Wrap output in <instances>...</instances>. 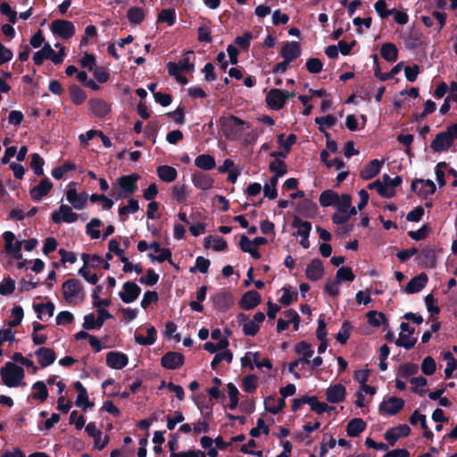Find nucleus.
I'll return each mask as SVG.
<instances>
[{
	"label": "nucleus",
	"mask_w": 457,
	"mask_h": 457,
	"mask_svg": "<svg viewBox=\"0 0 457 457\" xmlns=\"http://www.w3.org/2000/svg\"><path fill=\"white\" fill-rule=\"evenodd\" d=\"M410 433V427L406 424H402L386 430L384 434V437L389 443V445L393 446L398 439L409 436Z\"/></svg>",
	"instance_id": "nucleus-16"
},
{
	"label": "nucleus",
	"mask_w": 457,
	"mask_h": 457,
	"mask_svg": "<svg viewBox=\"0 0 457 457\" xmlns=\"http://www.w3.org/2000/svg\"><path fill=\"white\" fill-rule=\"evenodd\" d=\"M34 355L37 359V362L41 368H46L53 364L56 360V354L54 351L48 347H40L35 353Z\"/></svg>",
	"instance_id": "nucleus-18"
},
{
	"label": "nucleus",
	"mask_w": 457,
	"mask_h": 457,
	"mask_svg": "<svg viewBox=\"0 0 457 457\" xmlns=\"http://www.w3.org/2000/svg\"><path fill=\"white\" fill-rule=\"evenodd\" d=\"M65 302L71 305H78L84 301V292L81 283L75 278L66 280L62 286Z\"/></svg>",
	"instance_id": "nucleus-4"
},
{
	"label": "nucleus",
	"mask_w": 457,
	"mask_h": 457,
	"mask_svg": "<svg viewBox=\"0 0 457 457\" xmlns=\"http://www.w3.org/2000/svg\"><path fill=\"white\" fill-rule=\"evenodd\" d=\"M36 311L38 313V318L44 320L45 318H50L54 315V305L52 303L38 304L36 307Z\"/></svg>",
	"instance_id": "nucleus-47"
},
{
	"label": "nucleus",
	"mask_w": 457,
	"mask_h": 457,
	"mask_svg": "<svg viewBox=\"0 0 457 457\" xmlns=\"http://www.w3.org/2000/svg\"><path fill=\"white\" fill-rule=\"evenodd\" d=\"M31 169L34 170L35 174L42 175L43 174V165L44 160L38 154H33L31 155Z\"/></svg>",
	"instance_id": "nucleus-59"
},
{
	"label": "nucleus",
	"mask_w": 457,
	"mask_h": 457,
	"mask_svg": "<svg viewBox=\"0 0 457 457\" xmlns=\"http://www.w3.org/2000/svg\"><path fill=\"white\" fill-rule=\"evenodd\" d=\"M188 195V189L185 185H176L172 188V196L178 202H184Z\"/></svg>",
	"instance_id": "nucleus-54"
},
{
	"label": "nucleus",
	"mask_w": 457,
	"mask_h": 457,
	"mask_svg": "<svg viewBox=\"0 0 457 457\" xmlns=\"http://www.w3.org/2000/svg\"><path fill=\"white\" fill-rule=\"evenodd\" d=\"M377 13L382 18H386L395 12V9H387L385 0H378L374 5Z\"/></svg>",
	"instance_id": "nucleus-57"
},
{
	"label": "nucleus",
	"mask_w": 457,
	"mask_h": 457,
	"mask_svg": "<svg viewBox=\"0 0 457 457\" xmlns=\"http://www.w3.org/2000/svg\"><path fill=\"white\" fill-rule=\"evenodd\" d=\"M354 278V274L348 267H341L337 270L336 274V278L338 279L340 283L343 281H353Z\"/></svg>",
	"instance_id": "nucleus-55"
},
{
	"label": "nucleus",
	"mask_w": 457,
	"mask_h": 457,
	"mask_svg": "<svg viewBox=\"0 0 457 457\" xmlns=\"http://www.w3.org/2000/svg\"><path fill=\"white\" fill-rule=\"evenodd\" d=\"M51 31L60 37L68 39L74 36L75 27L71 21L55 20L51 24Z\"/></svg>",
	"instance_id": "nucleus-10"
},
{
	"label": "nucleus",
	"mask_w": 457,
	"mask_h": 457,
	"mask_svg": "<svg viewBox=\"0 0 457 457\" xmlns=\"http://www.w3.org/2000/svg\"><path fill=\"white\" fill-rule=\"evenodd\" d=\"M0 12L5 15L12 23H15L17 20V12L12 9L9 4L4 2L0 4Z\"/></svg>",
	"instance_id": "nucleus-62"
},
{
	"label": "nucleus",
	"mask_w": 457,
	"mask_h": 457,
	"mask_svg": "<svg viewBox=\"0 0 457 457\" xmlns=\"http://www.w3.org/2000/svg\"><path fill=\"white\" fill-rule=\"evenodd\" d=\"M368 187L370 189H376L381 196L386 198H391L395 195V189L386 186L384 182L380 180H376L369 184Z\"/></svg>",
	"instance_id": "nucleus-39"
},
{
	"label": "nucleus",
	"mask_w": 457,
	"mask_h": 457,
	"mask_svg": "<svg viewBox=\"0 0 457 457\" xmlns=\"http://www.w3.org/2000/svg\"><path fill=\"white\" fill-rule=\"evenodd\" d=\"M79 215L72 212L71 207L67 204H62L58 210H55L52 213V220L55 224L62 222L73 223L77 221Z\"/></svg>",
	"instance_id": "nucleus-11"
},
{
	"label": "nucleus",
	"mask_w": 457,
	"mask_h": 457,
	"mask_svg": "<svg viewBox=\"0 0 457 457\" xmlns=\"http://www.w3.org/2000/svg\"><path fill=\"white\" fill-rule=\"evenodd\" d=\"M366 428V423L359 418L350 420L346 427V433L349 436H359Z\"/></svg>",
	"instance_id": "nucleus-35"
},
{
	"label": "nucleus",
	"mask_w": 457,
	"mask_h": 457,
	"mask_svg": "<svg viewBox=\"0 0 457 457\" xmlns=\"http://www.w3.org/2000/svg\"><path fill=\"white\" fill-rule=\"evenodd\" d=\"M382 164L383 162L377 159L372 160L361 170V178L365 180L371 179L379 173Z\"/></svg>",
	"instance_id": "nucleus-26"
},
{
	"label": "nucleus",
	"mask_w": 457,
	"mask_h": 457,
	"mask_svg": "<svg viewBox=\"0 0 457 457\" xmlns=\"http://www.w3.org/2000/svg\"><path fill=\"white\" fill-rule=\"evenodd\" d=\"M457 139V124L447 128L446 130L438 133L431 142L430 147L434 152H445L453 145Z\"/></svg>",
	"instance_id": "nucleus-5"
},
{
	"label": "nucleus",
	"mask_w": 457,
	"mask_h": 457,
	"mask_svg": "<svg viewBox=\"0 0 457 457\" xmlns=\"http://www.w3.org/2000/svg\"><path fill=\"white\" fill-rule=\"evenodd\" d=\"M66 199L76 210H83L87 202L86 193H79L76 190L75 184L70 183L66 191Z\"/></svg>",
	"instance_id": "nucleus-9"
},
{
	"label": "nucleus",
	"mask_w": 457,
	"mask_h": 457,
	"mask_svg": "<svg viewBox=\"0 0 457 457\" xmlns=\"http://www.w3.org/2000/svg\"><path fill=\"white\" fill-rule=\"evenodd\" d=\"M411 189L420 196L428 197L436 192V185L430 179H415L411 183Z\"/></svg>",
	"instance_id": "nucleus-15"
},
{
	"label": "nucleus",
	"mask_w": 457,
	"mask_h": 457,
	"mask_svg": "<svg viewBox=\"0 0 457 457\" xmlns=\"http://www.w3.org/2000/svg\"><path fill=\"white\" fill-rule=\"evenodd\" d=\"M88 104L91 112L97 117H104L110 112L109 104L102 99H91Z\"/></svg>",
	"instance_id": "nucleus-29"
},
{
	"label": "nucleus",
	"mask_w": 457,
	"mask_h": 457,
	"mask_svg": "<svg viewBox=\"0 0 457 457\" xmlns=\"http://www.w3.org/2000/svg\"><path fill=\"white\" fill-rule=\"evenodd\" d=\"M53 185L48 179H43L37 186L30 190V195L34 200H40L51 190Z\"/></svg>",
	"instance_id": "nucleus-30"
},
{
	"label": "nucleus",
	"mask_w": 457,
	"mask_h": 457,
	"mask_svg": "<svg viewBox=\"0 0 457 457\" xmlns=\"http://www.w3.org/2000/svg\"><path fill=\"white\" fill-rule=\"evenodd\" d=\"M335 207L336 212L332 216V221L337 225L346 223L352 216L358 212V210L352 205V197L348 194L341 195V199Z\"/></svg>",
	"instance_id": "nucleus-3"
},
{
	"label": "nucleus",
	"mask_w": 457,
	"mask_h": 457,
	"mask_svg": "<svg viewBox=\"0 0 457 457\" xmlns=\"http://www.w3.org/2000/svg\"><path fill=\"white\" fill-rule=\"evenodd\" d=\"M0 376L4 385L8 387L25 386V372L23 368L12 361L6 362L0 370Z\"/></svg>",
	"instance_id": "nucleus-1"
},
{
	"label": "nucleus",
	"mask_w": 457,
	"mask_h": 457,
	"mask_svg": "<svg viewBox=\"0 0 457 457\" xmlns=\"http://www.w3.org/2000/svg\"><path fill=\"white\" fill-rule=\"evenodd\" d=\"M345 387L342 384L330 386L326 392L327 400L331 403H338L345 397Z\"/></svg>",
	"instance_id": "nucleus-23"
},
{
	"label": "nucleus",
	"mask_w": 457,
	"mask_h": 457,
	"mask_svg": "<svg viewBox=\"0 0 457 457\" xmlns=\"http://www.w3.org/2000/svg\"><path fill=\"white\" fill-rule=\"evenodd\" d=\"M369 323L374 327H379L386 320L385 315L376 311H370L367 313Z\"/></svg>",
	"instance_id": "nucleus-56"
},
{
	"label": "nucleus",
	"mask_w": 457,
	"mask_h": 457,
	"mask_svg": "<svg viewBox=\"0 0 457 457\" xmlns=\"http://www.w3.org/2000/svg\"><path fill=\"white\" fill-rule=\"evenodd\" d=\"M294 93L280 89H270L266 95V103L273 110H280L287 99L294 97Z\"/></svg>",
	"instance_id": "nucleus-7"
},
{
	"label": "nucleus",
	"mask_w": 457,
	"mask_h": 457,
	"mask_svg": "<svg viewBox=\"0 0 457 457\" xmlns=\"http://www.w3.org/2000/svg\"><path fill=\"white\" fill-rule=\"evenodd\" d=\"M139 210L138 202L136 199H129L128 205L122 206L119 209V214L120 216L129 214V213H135Z\"/></svg>",
	"instance_id": "nucleus-58"
},
{
	"label": "nucleus",
	"mask_w": 457,
	"mask_h": 457,
	"mask_svg": "<svg viewBox=\"0 0 457 457\" xmlns=\"http://www.w3.org/2000/svg\"><path fill=\"white\" fill-rule=\"evenodd\" d=\"M185 418L181 411H174L172 416L167 417V428L173 430L178 423L184 421Z\"/></svg>",
	"instance_id": "nucleus-64"
},
{
	"label": "nucleus",
	"mask_w": 457,
	"mask_h": 457,
	"mask_svg": "<svg viewBox=\"0 0 457 457\" xmlns=\"http://www.w3.org/2000/svg\"><path fill=\"white\" fill-rule=\"evenodd\" d=\"M32 397L41 402L45 401L48 396V392L46 384L43 381H37L32 386Z\"/></svg>",
	"instance_id": "nucleus-43"
},
{
	"label": "nucleus",
	"mask_w": 457,
	"mask_h": 457,
	"mask_svg": "<svg viewBox=\"0 0 457 457\" xmlns=\"http://www.w3.org/2000/svg\"><path fill=\"white\" fill-rule=\"evenodd\" d=\"M436 361L430 357L427 356L421 364V370L425 375H432L436 371Z\"/></svg>",
	"instance_id": "nucleus-63"
},
{
	"label": "nucleus",
	"mask_w": 457,
	"mask_h": 457,
	"mask_svg": "<svg viewBox=\"0 0 457 457\" xmlns=\"http://www.w3.org/2000/svg\"><path fill=\"white\" fill-rule=\"evenodd\" d=\"M280 54L287 62H293L301 54L299 43L295 41L287 42L281 48Z\"/></svg>",
	"instance_id": "nucleus-22"
},
{
	"label": "nucleus",
	"mask_w": 457,
	"mask_h": 457,
	"mask_svg": "<svg viewBox=\"0 0 457 457\" xmlns=\"http://www.w3.org/2000/svg\"><path fill=\"white\" fill-rule=\"evenodd\" d=\"M382 57L390 62H395L398 55V50L393 43H386L381 46Z\"/></svg>",
	"instance_id": "nucleus-41"
},
{
	"label": "nucleus",
	"mask_w": 457,
	"mask_h": 457,
	"mask_svg": "<svg viewBox=\"0 0 457 457\" xmlns=\"http://www.w3.org/2000/svg\"><path fill=\"white\" fill-rule=\"evenodd\" d=\"M447 170L448 165L444 162L437 163L435 168L436 179L439 187H444L446 183L445 176L447 172Z\"/></svg>",
	"instance_id": "nucleus-49"
},
{
	"label": "nucleus",
	"mask_w": 457,
	"mask_h": 457,
	"mask_svg": "<svg viewBox=\"0 0 457 457\" xmlns=\"http://www.w3.org/2000/svg\"><path fill=\"white\" fill-rule=\"evenodd\" d=\"M258 378L255 375H248L243 378L242 386L247 393H253L257 388Z\"/></svg>",
	"instance_id": "nucleus-51"
},
{
	"label": "nucleus",
	"mask_w": 457,
	"mask_h": 457,
	"mask_svg": "<svg viewBox=\"0 0 457 457\" xmlns=\"http://www.w3.org/2000/svg\"><path fill=\"white\" fill-rule=\"evenodd\" d=\"M352 327L348 321H344L341 328L336 335V339L342 345H345L351 335Z\"/></svg>",
	"instance_id": "nucleus-45"
},
{
	"label": "nucleus",
	"mask_w": 457,
	"mask_h": 457,
	"mask_svg": "<svg viewBox=\"0 0 457 457\" xmlns=\"http://www.w3.org/2000/svg\"><path fill=\"white\" fill-rule=\"evenodd\" d=\"M293 227L295 228L294 233L296 237H309L312 229V224L309 221H304L300 219H295L293 222Z\"/></svg>",
	"instance_id": "nucleus-38"
},
{
	"label": "nucleus",
	"mask_w": 457,
	"mask_h": 457,
	"mask_svg": "<svg viewBox=\"0 0 457 457\" xmlns=\"http://www.w3.org/2000/svg\"><path fill=\"white\" fill-rule=\"evenodd\" d=\"M210 266V261L203 256H198L195 260V266L190 268V272L199 270L201 273H206Z\"/></svg>",
	"instance_id": "nucleus-60"
},
{
	"label": "nucleus",
	"mask_w": 457,
	"mask_h": 457,
	"mask_svg": "<svg viewBox=\"0 0 457 457\" xmlns=\"http://www.w3.org/2000/svg\"><path fill=\"white\" fill-rule=\"evenodd\" d=\"M283 398L270 396L264 400L265 410L272 414L278 413L285 406Z\"/></svg>",
	"instance_id": "nucleus-33"
},
{
	"label": "nucleus",
	"mask_w": 457,
	"mask_h": 457,
	"mask_svg": "<svg viewBox=\"0 0 457 457\" xmlns=\"http://www.w3.org/2000/svg\"><path fill=\"white\" fill-rule=\"evenodd\" d=\"M70 96L75 104H81L87 98L85 92L77 86L70 87Z\"/></svg>",
	"instance_id": "nucleus-48"
},
{
	"label": "nucleus",
	"mask_w": 457,
	"mask_h": 457,
	"mask_svg": "<svg viewBox=\"0 0 457 457\" xmlns=\"http://www.w3.org/2000/svg\"><path fill=\"white\" fill-rule=\"evenodd\" d=\"M65 57L64 47L61 48L59 53H56L52 46L46 43L43 48L36 52L33 55L35 64L40 65L46 59L51 60L54 64L62 62Z\"/></svg>",
	"instance_id": "nucleus-6"
},
{
	"label": "nucleus",
	"mask_w": 457,
	"mask_h": 457,
	"mask_svg": "<svg viewBox=\"0 0 457 457\" xmlns=\"http://www.w3.org/2000/svg\"><path fill=\"white\" fill-rule=\"evenodd\" d=\"M176 21V14L175 11L172 9H164L161 11V12L158 15V21L160 22H165L169 26H171L175 23Z\"/></svg>",
	"instance_id": "nucleus-50"
},
{
	"label": "nucleus",
	"mask_w": 457,
	"mask_h": 457,
	"mask_svg": "<svg viewBox=\"0 0 457 457\" xmlns=\"http://www.w3.org/2000/svg\"><path fill=\"white\" fill-rule=\"evenodd\" d=\"M212 303L219 312H227L235 303V299L229 291L221 290L212 297Z\"/></svg>",
	"instance_id": "nucleus-8"
},
{
	"label": "nucleus",
	"mask_w": 457,
	"mask_h": 457,
	"mask_svg": "<svg viewBox=\"0 0 457 457\" xmlns=\"http://www.w3.org/2000/svg\"><path fill=\"white\" fill-rule=\"evenodd\" d=\"M158 177L164 182H172L177 178V170L173 167L168 165H162L157 168Z\"/></svg>",
	"instance_id": "nucleus-34"
},
{
	"label": "nucleus",
	"mask_w": 457,
	"mask_h": 457,
	"mask_svg": "<svg viewBox=\"0 0 457 457\" xmlns=\"http://www.w3.org/2000/svg\"><path fill=\"white\" fill-rule=\"evenodd\" d=\"M15 289V281L7 277L0 282V295H8L12 294Z\"/></svg>",
	"instance_id": "nucleus-52"
},
{
	"label": "nucleus",
	"mask_w": 457,
	"mask_h": 457,
	"mask_svg": "<svg viewBox=\"0 0 457 457\" xmlns=\"http://www.w3.org/2000/svg\"><path fill=\"white\" fill-rule=\"evenodd\" d=\"M233 359L232 353L229 350H225L218 353L212 359L211 362V366L213 370L217 368V366L223 361L227 362H231Z\"/></svg>",
	"instance_id": "nucleus-46"
},
{
	"label": "nucleus",
	"mask_w": 457,
	"mask_h": 457,
	"mask_svg": "<svg viewBox=\"0 0 457 457\" xmlns=\"http://www.w3.org/2000/svg\"><path fill=\"white\" fill-rule=\"evenodd\" d=\"M215 164L214 157L210 154H200L195 159V165L204 170H212Z\"/></svg>",
	"instance_id": "nucleus-36"
},
{
	"label": "nucleus",
	"mask_w": 457,
	"mask_h": 457,
	"mask_svg": "<svg viewBox=\"0 0 457 457\" xmlns=\"http://www.w3.org/2000/svg\"><path fill=\"white\" fill-rule=\"evenodd\" d=\"M127 17L129 22L139 24L145 19V12L140 7H132L128 11Z\"/></svg>",
	"instance_id": "nucleus-44"
},
{
	"label": "nucleus",
	"mask_w": 457,
	"mask_h": 457,
	"mask_svg": "<svg viewBox=\"0 0 457 457\" xmlns=\"http://www.w3.org/2000/svg\"><path fill=\"white\" fill-rule=\"evenodd\" d=\"M295 352L303 357H312L314 351L311 345L302 341L295 346Z\"/></svg>",
	"instance_id": "nucleus-53"
},
{
	"label": "nucleus",
	"mask_w": 457,
	"mask_h": 457,
	"mask_svg": "<svg viewBox=\"0 0 457 457\" xmlns=\"http://www.w3.org/2000/svg\"><path fill=\"white\" fill-rule=\"evenodd\" d=\"M159 280V275L154 270H148L146 274L140 278L139 282L147 286H154Z\"/></svg>",
	"instance_id": "nucleus-61"
},
{
	"label": "nucleus",
	"mask_w": 457,
	"mask_h": 457,
	"mask_svg": "<svg viewBox=\"0 0 457 457\" xmlns=\"http://www.w3.org/2000/svg\"><path fill=\"white\" fill-rule=\"evenodd\" d=\"M139 176L133 173L119 178L118 184L126 194L131 195L137 189V182Z\"/></svg>",
	"instance_id": "nucleus-21"
},
{
	"label": "nucleus",
	"mask_w": 457,
	"mask_h": 457,
	"mask_svg": "<svg viewBox=\"0 0 457 457\" xmlns=\"http://www.w3.org/2000/svg\"><path fill=\"white\" fill-rule=\"evenodd\" d=\"M223 126L229 130H234V137H240L242 132L250 128L249 124L236 116H228L224 118Z\"/></svg>",
	"instance_id": "nucleus-17"
},
{
	"label": "nucleus",
	"mask_w": 457,
	"mask_h": 457,
	"mask_svg": "<svg viewBox=\"0 0 457 457\" xmlns=\"http://www.w3.org/2000/svg\"><path fill=\"white\" fill-rule=\"evenodd\" d=\"M324 273L322 262L318 260H312L310 264L306 268V277L311 280H318L320 279Z\"/></svg>",
	"instance_id": "nucleus-27"
},
{
	"label": "nucleus",
	"mask_w": 457,
	"mask_h": 457,
	"mask_svg": "<svg viewBox=\"0 0 457 457\" xmlns=\"http://www.w3.org/2000/svg\"><path fill=\"white\" fill-rule=\"evenodd\" d=\"M341 199L337 192L328 189L323 191L319 198L320 204L323 207L335 206L337 202Z\"/></svg>",
	"instance_id": "nucleus-31"
},
{
	"label": "nucleus",
	"mask_w": 457,
	"mask_h": 457,
	"mask_svg": "<svg viewBox=\"0 0 457 457\" xmlns=\"http://www.w3.org/2000/svg\"><path fill=\"white\" fill-rule=\"evenodd\" d=\"M162 365L168 370H176L184 363V356L177 352H168L161 360Z\"/></svg>",
	"instance_id": "nucleus-19"
},
{
	"label": "nucleus",
	"mask_w": 457,
	"mask_h": 457,
	"mask_svg": "<svg viewBox=\"0 0 457 457\" xmlns=\"http://www.w3.org/2000/svg\"><path fill=\"white\" fill-rule=\"evenodd\" d=\"M227 242L220 237H209L205 239V247H210L214 251H224L227 248Z\"/></svg>",
	"instance_id": "nucleus-42"
},
{
	"label": "nucleus",
	"mask_w": 457,
	"mask_h": 457,
	"mask_svg": "<svg viewBox=\"0 0 457 457\" xmlns=\"http://www.w3.org/2000/svg\"><path fill=\"white\" fill-rule=\"evenodd\" d=\"M193 58V52H187L179 62H170L167 64L169 74L174 77L178 83L181 85L187 84L188 80L182 75V73L184 71H192L194 70Z\"/></svg>",
	"instance_id": "nucleus-2"
},
{
	"label": "nucleus",
	"mask_w": 457,
	"mask_h": 457,
	"mask_svg": "<svg viewBox=\"0 0 457 457\" xmlns=\"http://www.w3.org/2000/svg\"><path fill=\"white\" fill-rule=\"evenodd\" d=\"M414 328H411L408 323L403 322L401 324V332L396 341V345L403 346L405 349H410L416 344V339L412 337Z\"/></svg>",
	"instance_id": "nucleus-13"
},
{
	"label": "nucleus",
	"mask_w": 457,
	"mask_h": 457,
	"mask_svg": "<svg viewBox=\"0 0 457 457\" xmlns=\"http://www.w3.org/2000/svg\"><path fill=\"white\" fill-rule=\"evenodd\" d=\"M140 293L141 288L135 282L127 281L122 285L119 292V297L124 303H131L138 298Z\"/></svg>",
	"instance_id": "nucleus-12"
},
{
	"label": "nucleus",
	"mask_w": 457,
	"mask_h": 457,
	"mask_svg": "<svg viewBox=\"0 0 457 457\" xmlns=\"http://www.w3.org/2000/svg\"><path fill=\"white\" fill-rule=\"evenodd\" d=\"M404 406V401L401 398L392 396L385 399L379 405V411L386 415H395Z\"/></svg>",
	"instance_id": "nucleus-14"
},
{
	"label": "nucleus",
	"mask_w": 457,
	"mask_h": 457,
	"mask_svg": "<svg viewBox=\"0 0 457 457\" xmlns=\"http://www.w3.org/2000/svg\"><path fill=\"white\" fill-rule=\"evenodd\" d=\"M129 362L128 356L120 352H110L106 354V364L114 370H121Z\"/></svg>",
	"instance_id": "nucleus-20"
},
{
	"label": "nucleus",
	"mask_w": 457,
	"mask_h": 457,
	"mask_svg": "<svg viewBox=\"0 0 457 457\" xmlns=\"http://www.w3.org/2000/svg\"><path fill=\"white\" fill-rule=\"evenodd\" d=\"M193 185L202 190H208L213 187L214 180L207 174L195 172L192 176Z\"/></svg>",
	"instance_id": "nucleus-25"
},
{
	"label": "nucleus",
	"mask_w": 457,
	"mask_h": 457,
	"mask_svg": "<svg viewBox=\"0 0 457 457\" xmlns=\"http://www.w3.org/2000/svg\"><path fill=\"white\" fill-rule=\"evenodd\" d=\"M240 248L243 252L248 253L254 259H260L261 254L251 240L246 236H242L239 242Z\"/></svg>",
	"instance_id": "nucleus-40"
},
{
	"label": "nucleus",
	"mask_w": 457,
	"mask_h": 457,
	"mask_svg": "<svg viewBox=\"0 0 457 457\" xmlns=\"http://www.w3.org/2000/svg\"><path fill=\"white\" fill-rule=\"evenodd\" d=\"M410 422L411 425H417L418 423L420 424V427L423 430L424 437L428 439L432 437L433 433L427 425V420L425 415L420 414L418 411H415L410 417Z\"/></svg>",
	"instance_id": "nucleus-32"
},
{
	"label": "nucleus",
	"mask_w": 457,
	"mask_h": 457,
	"mask_svg": "<svg viewBox=\"0 0 457 457\" xmlns=\"http://www.w3.org/2000/svg\"><path fill=\"white\" fill-rule=\"evenodd\" d=\"M428 280V276L425 273H420L410 280L405 287L404 292L407 294L418 293L427 285Z\"/></svg>",
	"instance_id": "nucleus-24"
},
{
	"label": "nucleus",
	"mask_w": 457,
	"mask_h": 457,
	"mask_svg": "<svg viewBox=\"0 0 457 457\" xmlns=\"http://www.w3.org/2000/svg\"><path fill=\"white\" fill-rule=\"evenodd\" d=\"M261 302V295L258 292L251 290L246 292L241 301L240 305L245 310H251L257 306Z\"/></svg>",
	"instance_id": "nucleus-28"
},
{
	"label": "nucleus",
	"mask_w": 457,
	"mask_h": 457,
	"mask_svg": "<svg viewBox=\"0 0 457 457\" xmlns=\"http://www.w3.org/2000/svg\"><path fill=\"white\" fill-rule=\"evenodd\" d=\"M146 332H147V337H145L144 336H142L140 334H136L135 335L136 343H137L140 345H154L156 341V334H157L156 329L154 328V327L151 326V327L147 328Z\"/></svg>",
	"instance_id": "nucleus-37"
}]
</instances>
